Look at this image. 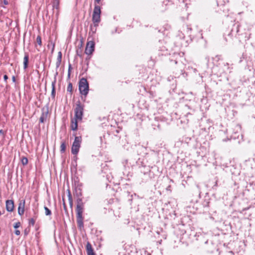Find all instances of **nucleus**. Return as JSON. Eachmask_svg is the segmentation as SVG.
Listing matches in <instances>:
<instances>
[{
    "instance_id": "nucleus-1",
    "label": "nucleus",
    "mask_w": 255,
    "mask_h": 255,
    "mask_svg": "<svg viewBox=\"0 0 255 255\" xmlns=\"http://www.w3.org/2000/svg\"><path fill=\"white\" fill-rule=\"evenodd\" d=\"M79 89L80 93L86 96L89 92V84L85 78H82L79 83Z\"/></svg>"
},
{
    "instance_id": "nucleus-2",
    "label": "nucleus",
    "mask_w": 255,
    "mask_h": 255,
    "mask_svg": "<svg viewBox=\"0 0 255 255\" xmlns=\"http://www.w3.org/2000/svg\"><path fill=\"white\" fill-rule=\"evenodd\" d=\"M82 138L81 136H76L72 144L71 152L74 155H77L81 146Z\"/></svg>"
},
{
    "instance_id": "nucleus-3",
    "label": "nucleus",
    "mask_w": 255,
    "mask_h": 255,
    "mask_svg": "<svg viewBox=\"0 0 255 255\" xmlns=\"http://www.w3.org/2000/svg\"><path fill=\"white\" fill-rule=\"evenodd\" d=\"M83 106L80 102H78V103L76 104V107L75 109V118L76 119V120H79L80 121L82 120L83 115Z\"/></svg>"
},
{
    "instance_id": "nucleus-4",
    "label": "nucleus",
    "mask_w": 255,
    "mask_h": 255,
    "mask_svg": "<svg viewBox=\"0 0 255 255\" xmlns=\"http://www.w3.org/2000/svg\"><path fill=\"white\" fill-rule=\"evenodd\" d=\"M95 43L93 41H89L87 43L85 52L86 54H91L94 50Z\"/></svg>"
},
{
    "instance_id": "nucleus-5",
    "label": "nucleus",
    "mask_w": 255,
    "mask_h": 255,
    "mask_svg": "<svg viewBox=\"0 0 255 255\" xmlns=\"http://www.w3.org/2000/svg\"><path fill=\"white\" fill-rule=\"evenodd\" d=\"M77 205L76 208V213H83L84 211V203L82 198H79L76 201Z\"/></svg>"
},
{
    "instance_id": "nucleus-6",
    "label": "nucleus",
    "mask_w": 255,
    "mask_h": 255,
    "mask_svg": "<svg viewBox=\"0 0 255 255\" xmlns=\"http://www.w3.org/2000/svg\"><path fill=\"white\" fill-rule=\"evenodd\" d=\"M25 200H21L19 201L18 208V213L21 216L24 214L25 208Z\"/></svg>"
},
{
    "instance_id": "nucleus-7",
    "label": "nucleus",
    "mask_w": 255,
    "mask_h": 255,
    "mask_svg": "<svg viewBox=\"0 0 255 255\" xmlns=\"http://www.w3.org/2000/svg\"><path fill=\"white\" fill-rule=\"evenodd\" d=\"M77 214V222L80 228L83 227V213H76Z\"/></svg>"
},
{
    "instance_id": "nucleus-8",
    "label": "nucleus",
    "mask_w": 255,
    "mask_h": 255,
    "mask_svg": "<svg viewBox=\"0 0 255 255\" xmlns=\"http://www.w3.org/2000/svg\"><path fill=\"white\" fill-rule=\"evenodd\" d=\"M6 209L8 212H12L14 209V202L12 200H9L6 201Z\"/></svg>"
},
{
    "instance_id": "nucleus-9",
    "label": "nucleus",
    "mask_w": 255,
    "mask_h": 255,
    "mask_svg": "<svg viewBox=\"0 0 255 255\" xmlns=\"http://www.w3.org/2000/svg\"><path fill=\"white\" fill-rule=\"evenodd\" d=\"M86 251L87 255H95L93 250L92 245L89 242H88L86 245Z\"/></svg>"
},
{
    "instance_id": "nucleus-10",
    "label": "nucleus",
    "mask_w": 255,
    "mask_h": 255,
    "mask_svg": "<svg viewBox=\"0 0 255 255\" xmlns=\"http://www.w3.org/2000/svg\"><path fill=\"white\" fill-rule=\"evenodd\" d=\"M48 113V112L47 111H44V110H43L42 113L39 119V121L40 123H43L46 121L47 118Z\"/></svg>"
},
{
    "instance_id": "nucleus-11",
    "label": "nucleus",
    "mask_w": 255,
    "mask_h": 255,
    "mask_svg": "<svg viewBox=\"0 0 255 255\" xmlns=\"http://www.w3.org/2000/svg\"><path fill=\"white\" fill-rule=\"evenodd\" d=\"M76 119H73L71 120V127L72 130H76L77 129V121Z\"/></svg>"
},
{
    "instance_id": "nucleus-12",
    "label": "nucleus",
    "mask_w": 255,
    "mask_h": 255,
    "mask_svg": "<svg viewBox=\"0 0 255 255\" xmlns=\"http://www.w3.org/2000/svg\"><path fill=\"white\" fill-rule=\"evenodd\" d=\"M29 56L28 54H25L23 58V67L24 69H25L27 67L28 63Z\"/></svg>"
},
{
    "instance_id": "nucleus-13",
    "label": "nucleus",
    "mask_w": 255,
    "mask_h": 255,
    "mask_svg": "<svg viewBox=\"0 0 255 255\" xmlns=\"http://www.w3.org/2000/svg\"><path fill=\"white\" fill-rule=\"evenodd\" d=\"M93 14L96 15H100L101 14V8L98 5H95L93 11Z\"/></svg>"
},
{
    "instance_id": "nucleus-14",
    "label": "nucleus",
    "mask_w": 255,
    "mask_h": 255,
    "mask_svg": "<svg viewBox=\"0 0 255 255\" xmlns=\"http://www.w3.org/2000/svg\"><path fill=\"white\" fill-rule=\"evenodd\" d=\"M92 20L94 23H99L100 21V15L93 14Z\"/></svg>"
},
{
    "instance_id": "nucleus-15",
    "label": "nucleus",
    "mask_w": 255,
    "mask_h": 255,
    "mask_svg": "<svg viewBox=\"0 0 255 255\" xmlns=\"http://www.w3.org/2000/svg\"><path fill=\"white\" fill-rule=\"evenodd\" d=\"M55 81L52 83V92L51 96L53 98H54L55 96Z\"/></svg>"
},
{
    "instance_id": "nucleus-16",
    "label": "nucleus",
    "mask_w": 255,
    "mask_h": 255,
    "mask_svg": "<svg viewBox=\"0 0 255 255\" xmlns=\"http://www.w3.org/2000/svg\"><path fill=\"white\" fill-rule=\"evenodd\" d=\"M62 59V53L60 51L58 52V57H57V65L59 66L61 63Z\"/></svg>"
},
{
    "instance_id": "nucleus-17",
    "label": "nucleus",
    "mask_w": 255,
    "mask_h": 255,
    "mask_svg": "<svg viewBox=\"0 0 255 255\" xmlns=\"http://www.w3.org/2000/svg\"><path fill=\"white\" fill-rule=\"evenodd\" d=\"M66 150V144L64 142L61 143L60 145V151L61 152H64Z\"/></svg>"
},
{
    "instance_id": "nucleus-18",
    "label": "nucleus",
    "mask_w": 255,
    "mask_h": 255,
    "mask_svg": "<svg viewBox=\"0 0 255 255\" xmlns=\"http://www.w3.org/2000/svg\"><path fill=\"white\" fill-rule=\"evenodd\" d=\"M45 214L46 216H49L51 214V211L46 206L44 207Z\"/></svg>"
},
{
    "instance_id": "nucleus-19",
    "label": "nucleus",
    "mask_w": 255,
    "mask_h": 255,
    "mask_svg": "<svg viewBox=\"0 0 255 255\" xmlns=\"http://www.w3.org/2000/svg\"><path fill=\"white\" fill-rule=\"evenodd\" d=\"M21 162L23 165H26L28 163V159L26 157H23L21 159Z\"/></svg>"
},
{
    "instance_id": "nucleus-20",
    "label": "nucleus",
    "mask_w": 255,
    "mask_h": 255,
    "mask_svg": "<svg viewBox=\"0 0 255 255\" xmlns=\"http://www.w3.org/2000/svg\"><path fill=\"white\" fill-rule=\"evenodd\" d=\"M68 198H69L70 205L71 207H72V204H73V202H72L71 195L70 192H69Z\"/></svg>"
},
{
    "instance_id": "nucleus-21",
    "label": "nucleus",
    "mask_w": 255,
    "mask_h": 255,
    "mask_svg": "<svg viewBox=\"0 0 255 255\" xmlns=\"http://www.w3.org/2000/svg\"><path fill=\"white\" fill-rule=\"evenodd\" d=\"M36 42L37 43L40 45L41 46V43H42V42H41V37L40 36H38L36 38Z\"/></svg>"
},
{
    "instance_id": "nucleus-22",
    "label": "nucleus",
    "mask_w": 255,
    "mask_h": 255,
    "mask_svg": "<svg viewBox=\"0 0 255 255\" xmlns=\"http://www.w3.org/2000/svg\"><path fill=\"white\" fill-rule=\"evenodd\" d=\"M72 85L71 83H70L67 87V91L68 92H72Z\"/></svg>"
},
{
    "instance_id": "nucleus-23",
    "label": "nucleus",
    "mask_w": 255,
    "mask_h": 255,
    "mask_svg": "<svg viewBox=\"0 0 255 255\" xmlns=\"http://www.w3.org/2000/svg\"><path fill=\"white\" fill-rule=\"evenodd\" d=\"M71 69H72L71 65L69 64V67H68V78H70V73H71Z\"/></svg>"
},
{
    "instance_id": "nucleus-24",
    "label": "nucleus",
    "mask_w": 255,
    "mask_h": 255,
    "mask_svg": "<svg viewBox=\"0 0 255 255\" xmlns=\"http://www.w3.org/2000/svg\"><path fill=\"white\" fill-rule=\"evenodd\" d=\"M29 223L33 226L35 224V220L33 218H31L29 220Z\"/></svg>"
},
{
    "instance_id": "nucleus-25",
    "label": "nucleus",
    "mask_w": 255,
    "mask_h": 255,
    "mask_svg": "<svg viewBox=\"0 0 255 255\" xmlns=\"http://www.w3.org/2000/svg\"><path fill=\"white\" fill-rule=\"evenodd\" d=\"M20 226V222H17L14 224L13 227L14 228L16 229V228H18V227H19Z\"/></svg>"
},
{
    "instance_id": "nucleus-26",
    "label": "nucleus",
    "mask_w": 255,
    "mask_h": 255,
    "mask_svg": "<svg viewBox=\"0 0 255 255\" xmlns=\"http://www.w3.org/2000/svg\"><path fill=\"white\" fill-rule=\"evenodd\" d=\"M15 235H16L18 236V235H20V231H19V230H15Z\"/></svg>"
},
{
    "instance_id": "nucleus-27",
    "label": "nucleus",
    "mask_w": 255,
    "mask_h": 255,
    "mask_svg": "<svg viewBox=\"0 0 255 255\" xmlns=\"http://www.w3.org/2000/svg\"><path fill=\"white\" fill-rule=\"evenodd\" d=\"M0 134H1L2 135L4 136V135L5 134V132L2 129H0Z\"/></svg>"
},
{
    "instance_id": "nucleus-28",
    "label": "nucleus",
    "mask_w": 255,
    "mask_h": 255,
    "mask_svg": "<svg viewBox=\"0 0 255 255\" xmlns=\"http://www.w3.org/2000/svg\"><path fill=\"white\" fill-rule=\"evenodd\" d=\"M3 79L4 80V81L6 82L7 79H8L7 76L6 75H4Z\"/></svg>"
},
{
    "instance_id": "nucleus-29",
    "label": "nucleus",
    "mask_w": 255,
    "mask_h": 255,
    "mask_svg": "<svg viewBox=\"0 0 255 255\" xmlns=\"http://www.w3.org/2000/svg\"><path fill=\"white\" fill-rule=\"evenodd\" d=\"M3 3H4V4H5V5L8 4V1H7V0H3Z\"/></svg>"
},
{
    "instance_id": "nucleus-30",
    "label": "nucleus",
    "mask_w": 255,
    "mask_h": 255,
    "mask_svg": "<svg viewBox=\"0 0 255 255\" xmlns=\"http://www.w3.org/2000/svg\"><path fill=\"white\" fill-rule=\"evenodd\" d=\"M12 80H13V82H15V77L14 76L12 77Z\"/></svg>"
},
{
    "instance_id": "nucleus-31",
    "label": "nucleus",
    "mask_w": 255,
    "mask_h": 255,
    "mask_svg": "<svg viewBox=\"0 0 255 255\" xmlns=\"http://www.w3.org/2000/svg\"><path fill=\"white\" fill-rule=\"evenodd\" d=\"M96 0V1H97L98 3H99L101 0Z\"/></svg>"
},
{
    "instance_id": "nucleus-32",
    "label": "nucleus",
    "mask_w": 255,
    "mask_h": 255,
    "mask_svg": "<svg viewBox=\"0 0 255 255\" xmlns=\"http://www.w3.org/2000/svg\"><path fill=\"white\" fill-rule=\"evenodd\" d=\"M63 205L64 206V208H65V203L63 204Z\"/></svg>"
}]
</instances>
